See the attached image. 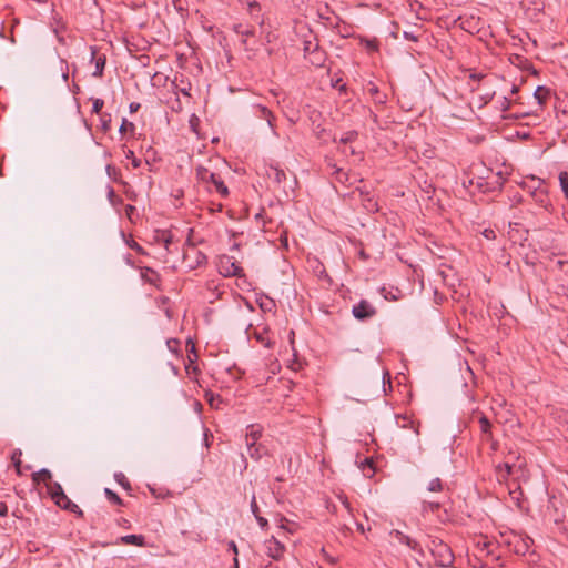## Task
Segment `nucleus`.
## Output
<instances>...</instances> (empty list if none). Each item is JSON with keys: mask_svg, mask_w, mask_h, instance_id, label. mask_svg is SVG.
I'll list each match as a JSON object with an SVG mask.
<instances>
[{"mask_svg": "<svg viewBox=\"0 0 568 568\" xmlns=\"http://www.w3.org/2000/svg\"><path fill=\"white\" fill-rule=\"evenodd\" d=\"M428 547L438 567L446 568L453 565L454 554L450 547L443 540L438 538L432 539Z\"/></svg>", "mask_w": 568, "mask_h": 568, "instance_id": "obj_1", "label": "nucleus"}, {"mask_svg": "<svg viewBox=\"0 0 568 568\" xmlns=\"http://www.w3.org/2000/svg\"><path fill=\"white\" fill-rule=\"evenodd\" d=\"M196 178L199 181L209 183L211 182L214 186L217 193H220L222 196L229 195V190L224 182L220 179V176L213 172H211L209 169L204 166H199L196 169Z\"/></svg>", "mask_w": 568, "mask_h": 568, "instance_id": "obj_2", "label": "nucleus"}, {"mask_svg": "<svg viewBox=\"0 0 568 568\" xmlns=\"http://www.w3.org/2000/svg\"><path fill=\"white\" fill-rule=\"evenodd\" d=\"M507 544L516 555L525 556L531 551L534 540L529 536L513 535Z\"/></svg>", "mask_w": 568, "mask_h": 568, "instance_id": "obj_3", "label": "nucleus"}, {"mask_svg": "<svg viewBox=\"0 0 568 568\" xmlns=\"http://www.w3.org/2000/svg\"><path fill=\"white\" fill-rule=\"evenodd\" d=\"M220 273L225 277L236 276L243 277L244 272L243 268L239 265L233 257L224 255L220 258L219 263Z\"/></svg>", "mask_w": 568, "mask_h": 568, "instance_id": "obj_4", "label": "nucleus"}, {"mask_svg": "<svg viewBox=\"0 0 568 568\" xmlns=\"http://www.w3.org/2000/svg\"><path fill=\"white\" fill-rule=\"evenodd\" d=\"M183 262L186 267L193 270L206 263V256L199 251L194 245L189 244L183 252Z\"/></svg>", "mask_w": 568, "mask_h": 568, "instance_id": "obj_5", "label": "nucleus"}, {"mask_svg": "<svg viewBox=\"0 0 568 568\" xmlns=\"http://www.w3.org/2000/svg\"><path fill=\"white\" fill-rule=\"evenodd\" d=\"M376 313V308L367 300H361L352 308L353 316L362 322L374 317Z\"/></svg>", "mask_w": 568, "mask_h": 568, "instance_id": "obj_6", "label": "nucleus"}, {"mask_svg": "<svg viewBox=\"0 0 568 568\" xmlns=\"http://www.w3.org/2000/svg\"><path fill=\"white\" fill-rule=\"evenodd\" d=\"M266 554L274 560L283 558L285 546L274 536L265 541Z\"/></svg>", "mask_w": 568, "mask_h": 568, "instance_id": "obj_7", "label": "nucleus"}, {"mask_svg": "<svg viewBox=\"0 0 568 568\" xmlns=\"http://www.w3.org/2000/svg\"><path fill=\"white\" fill-rule=\"evenodd\" d=\"M390 537L393 539L397 540L399 544L407 546L409 549L423 555V549H422L419 542L416 541L415 539L410 538L409 536L405 535L400 530H396V529L392 530Z\"/></svg>", "mask_w": 568, "mask_h": 568, "instance_id": "obj_8", "label": "nucleus"}, {"mask_svg": "<svg viewBox=\"0 0 568 568\" xmlns=\"http://www.w3.org/2000/svg\"><path fill=\"white\" fill-rule=\"evenodd\" d=\"M97 53V48L91 47V59L95 61V70L93 72V77L101 78L105 68L106 57L104 54L98 55Z\"/></svg>", "mask_w": 568, "mask_h": 568, "instance_id": "obj_9", "label": "nucleus"}, {"mask_svg": "<svg viewBox=\"0 0 568 568\" xmlns=\"http://www.w3.org/2000/svg\"><path fill=\"white\" fill-rule=\"evenodd\" d=\"M320 50L317 38L310 31L308 36L303 41L304 55H312L315 51Z\"/></svg>", "mask_w": 568, "mask_h": 568, "instance_id": "obj_10", "label": "nucleus"}, {"mask_svg": "<svg viewBox=\"0 0 568 568\" xmlns=\"http://www.w3.org/2000/svg\"><path fill=\"white\" fill-rule=\"evenodd\" d=\"M60 508L71 511L79 517L83 516V511L80 509V507L74 504L72 500L69 499V497L65 495V498H60L55 503Z\"/></svg>", "mask_w": 568, "mask_h": 568, "instance_id": "obj_11", "label": "nucleus"}, {"mask_svg": "<svg viewBox=\"0 0 568 568\" xmlns=\"http://www.w3.org/2000/svg\"><path fill=\"white\" fill-rule=\"evenodd\" d=\"M481 436L485 440L493 439L491 424L485 414H480L478 418Z\"/></svg>", "mask_w": 568, "mask_h": 568, "instance_id": "obj_12", "label": "nucleus"}, {"mask_svg": "<svg viewBox=\"0 0 568 568\" xmlns=\"http://www.w3.org/2000/svg\"><path fill=\"white\" fill-rule=\"evenodd\" d=\"M234 31L240 34L241 37H243L242 39V43L246 47L247 45V38L248 37H253L255 34V28L254 27H250V26H245L243 23H237L234 26Z\"/></svg>", "mask_w": 568, "mask_h": 568, "instance_id": "obj_13", "label": "nucleus"}, {"mask_svg": "<svg viewBox=\"0 0 568 568\" xmlns=\"http://www.w3.org/2000/svg\"><path fill=\"white\" fill-rule=\"evenodd\" d=\"M48 493L50 494L51 498L57 503L60 498H65V494L63 491L62 486L57 481H49L47 484Z\"/></svg>", "mask_w": 568, "mask_h": 568, "instance_id": "obj_14", "label": "nucleus"}, {"mask_svg": "<svg viewBox=\"0 0 568 568\" xmlns=\"http://www.w3.org/2000/svg\"><path fill=\"white\" fill-rule=\"evenodd\" d=\"M266 174L268 176L270 180H272L273 182L280 184L282 183L284 180H286V173L284 170L277 168V166H273L271 165L267 171H266Z\"/></svg>", "mask_w": 568, "mask_h": 568, "instance_id": "obj_15", "label": "nucleus"}, {"mask_svg": "<svg viewBox=\"0 0 568 568\" xmlns=\"http://www.w3.org/2000/svg\"><path fill=\"white\" fill-rule=\"evenodd\" d=\"M549 97H550V89H548L544 85L537 87V89L534 92V98L537 100L540 109L544 108V105L546 104V101L548 100Z\"/></svg>", "mask_w": 568, "mask_h": 568, "instance_id": "obj_16", "label": "nucleus"}, {"mask_svg": "<svg viewBox=\"0 0 568 568\" xmlns=\"http://www.w3.org/2000/svg\"><path fill=\"white\" fill-rule=\"evenodd\" d=\"M32 480L36 484H39L40 481H43L47 485L49 481L52 480V474H51V471L49 469L42 468L39 471L32 474Z\"/></svg>", "mask_w": 568, "mask_h": 568, "instance_id": "obj_17", "label": "nucleus"}, {"mask_svg": "<svg viewBox=\"0 0 568 568\" xmlns=\"http://www.w3.org/2000/svg\"><path fill=\"white\" fill-rule=\"evenodd\" d=\"M366 90H367L368 94L374 99L375 102H377V103H384L385 102L386 95L382 94L379 92L378 87L375 85L373 82H369L367 84Z\"/></svg>", "mask_w": 568, "mask_h": 568, "instance_id": "obj_18", "label": "nucleus"}, {"mask_svg": "<svg viewBox=\"0 0 568 568\" xmlns=\"http://www.w3.org/2000/svg\"><path fill=\"white\" fill-rule=\"evenodd\" d=\"M155 240L158 243L163 244L164 248L170 252V245L172 244L173 236L169 231H161Z\"/></svg>", "mask_w": 568, "mask_h": 568, "instance_id": "obj_19", "label": "nucleus"}, {"mask_svg": "<svg viewBox=\"0 0 568 568\" xmlns=\"http://www.w3.org/2000/svg\"><path fill=\"white\" fill-rule=\"evenodd\" d=\"M120 541L124 545L143 546L144 537L142 535H126L120 538Z\"/></svg>", "mask_w": 568, "mask_h": 568, "instance_id": "obj_20", "label": "nucleus"}, {"mask_svg": "<svg viewBox=\"0 0 568 568\" xmlns=\"http://www.w3.org/2000/svg\"><path fill=\"white\" fill-rule=\"evenodd\" d=\"M250 429L251 430L246 433L245 442H246V446L247 447H251V446L254 447V445H257L256 442H257V439L261 436V432L260 430H255L254 426H251Z\"/></svg>", "mask_w": 568, "mask_h": 568, "instance_id": "obj_21", "label": "nucleus"}, {"mask_svg": "<svg viewBox=\"0 0 568 568\" xmlns=\"http://www.w3.org/2000/svg\"><path fill=\"white\" fill-rule=\"evenodd\" d=\"M513 466L508 463L501 464L497 466V477L499 480H506L507 477L511 474Z\"/></svg>", "mask_w": 568, "mask_h": 568, "instance_id": "obj_22", "label": "nucleus"}, {"mask_svg": "<svg viewBox=\"0 0 568 568\" xmlns=\"http://www.w3.org/2000/svg\"><path fill=\"white\" fill-rule=\"evenodd\" d=\"M247 452H248V455L251 456V458L258 460L266 453V449L262 445H254V447L253 446L247 447Z\"/></svg>", "mask_w": 568, "mask_h": 568, "instance_id": "obj_23", "label": "nucleus"}, {"mask_svg": "<svg viewBox=\"0 0 568 568\" xmlns=\"http://www.w3.org/2000/svg\"><path fill=\"white\" fill-rule=\"evenodd\" d=\"M312 64L321 67L325 61V53L321 49L315 51L312 55H307Z\"/></svg>", "mask_w": 568, "mask_h": 568, "instance_id": "obj_24", "label": "nucleus"}, {"mask_svg": "<svg viewBox=\"0 0 568 568\" xmlns=\"http://www.w3.org/2000/svg\"><path fill=\"white\" fill-rule=\"evenodd\" d=\"M532 196L536 199V202L540 206L547 205V194L544 190L539 189V186L535 187V191L532 192Z\"/></svg>", "mask_w": 568, "mask_h": 568, "instance_id": "obj_25", "label": "nucleus"}, {"mask_svg": "<svg viewBox=\"0 0 568 568\" xmlns=\"http://www.w3.org/2000/svg\"><path fill=\"white\" fill-rule=\"evenodd\" d=\"M257 110L260 112V118H263L267 121L268 125L270 126H273L272 124V120H273V114L272 112L264 105H257Z\"/></svg>", "mask_w": 568, "mask_h": 568, "instance_id": "obj_26", "label": "nucleus"}, {"mask_svg": "<svg viewBox=\"0 0 568 568\" xmlns=\"http://www.w3.org/2000/svg\"><path fill=\"white\" fill-rule=\"evenodd\" d=\"M100 121H101V130L103 132H108L111 128V114L109 113H101L100 114Z\"/></svg>", "mask_w": 568, "mask_h": 568, "instance_id": "obj_27", "label": "nucleus"}, {"mask_svg": "<svg viewBox=\"0 0 568 568\" xmlns=\"http://www.w3.org/2000/svg\"><path fill=\"white\" fill-rule=\"evenodd\" d=\"M559 183L566 199L568 200V172H560Z\"/></svg>", "mask_w": 568, "mask_h": 568, "instance_id": "obj_28", "label": "nucleus"}, {"mask_svg": "<svg viewBox=\"0 0 568 568\" xmlns=\"http://www.w3.org/2000/svg\"><path fill=\"white\" fill-rule=\"evenodd\" d=\"M104 494L106 496V498L116 504V505H122L123 504V500L119 497V495L116 493H114L113 490L109 489V488H105L104 490Z\"/></svg>", "mask_w": 568, "mask_h": 568, "instance_id": "obj_29", "label": "nucleus"}, {"mask_svg": "<svg viewBox=\"0 0 568 568\" xmlns=\"http://www.w3.org/2000/svg\"><path fill=\"white\" fill-rule=\"evenodd\" d=\"M444 485L439 478H434L429 481L427 489L429 491H442Z\"/></svg>", "mask_w": 568, "mask_h": 568, "instance_id": "obj_30", "label": "nucleus"}, {"mask_svg": "<svg viewBox=\"0 0 568 568\" xmlns=\"http://www.w3.org/2000/svg\"><path fill=\"white\" fill-rule=\"evenodd\" d=\"M315 134L320 140L326 142L331 138V133L326 131V129L321 128L320 125L315 129Z\"/></svg>", "mask_w": 568, "mask_h": 568, "instance_id": "obj_31", "label": "nucleus"}, {"mask_svg": "<svg viewBox=\"0 0 568 568\" xmlns=\"http://www.w3.org/2000/svg\"><path fill=\"white\" fill-rule=\"evenodd\" d=\"M115 480L125 489V490H130L131 489V485H130V481L126 479V477L122 474V473H119V474H115Z\"/></svg>", "mask_w": 568, "mask_h": 568, "instance_id": "obj_32", "label": "nucleus"}, {"mask_svg": "<svg viewBox=\"0 0 568 568\" xmlns=\"http://www.w3.org/2000/svg\"><path fill=\"white\" fill-rule=\"evenodd\" d=\"M104 105V101L102 99H93L92 100V112L97 114H101V110Z\"/></svg>", "mask_w": 568, "mask_h": 568, "instance_id": "obj_33", "label": "nucleus"}, {"mask_svg": "<svg viewBox=\"0 0 568 568\" xmlns=\"http://www.w3.org/2000/svg\"><path fill=\"white\" fill-rule=\"evenodd\" d=\"M20 457H21V452L20 450L13 452V454H12V462H13V465H14L18 474H21V470H20L21 459H20Z\"/></svg>", "mask_w": 568, "mask_h": 568, "instance_id": "obj_34", "label": "nucleus"}, {"mask_svg": "<svg viewBox=\"0 0 568 568\" xmlns=\"http://www.w3.org/2000/svg\"><path fill=\"white\" fill-rule=\"evenodd\" d=\"M134 130H135V125L132 122L128 121L126 119L122 120V123L120 126L121 133H124L126 131H134Z\"/></svg>", "mask_w": 568, "mask_h": 568, "instance_id": "obj_35", "label": "nucleus"}, {"mask_svg": "<svg viewBox=\"0 0 568 568\" xmlns=\"http://www.w3.org/2000/svg\"><path fill=\"white\" fill-rule=\"evenodd\" d=\"M400 419H403V424L400 425V427L405 428V427H408L409 425L412 426V428L414 429L415 434L418 435L419 434V430H418V427H419V424L415 425L414 422L409 420L407 417H399Z\"/></svg>", "mask_w": 568, "mask_h": 568, "instance_id": "obj_36", "label": "nucleus"}, {"mask_svg": "<svg viewBox=\"0 0 568 568\" xmlns=\"http://www.w3.org/2000/svg\"><path fill=\"white\" fill-rule=\"evenodd\" d=\"M356 136H357V133L355 131H349V132L345 133V135H343L339 141H341V143L346 144L348 142L354 141L356 139Z\"/></svg>", "mask_w": 568, "mask_h": 568, "instance_id": "obj_37", "label": "nucleus"}, {"mask_svg": "<svg viewBox=\"0 0 568 568\" xmlns=\"http://www.w3.org/2000/svg\"><path fill=\"white\" fill-rule=\"evenodd\" d=\"M440 508L439 501H424V509H429L430 511H436Z\"/></svg>", "mask_w": 568, "mask_h": 568, "instance_id": "obj_38", "label": "nucleus"}, {"mask_svg": "<svg viewBox=\"0 0 568 568\" xmlns=\"http://www.w3.org/2000/svg\"><path fill=\"white\" fill-rule=\"evenodd\" d=\"M361 195H362V197H363V199H362V200H363V202H367V203H368V204L366 205V207H367V209H374V207L376 206V203H375V202H373V200L369 197V193H368V192H366V193L361 192Z\"/></svg>", "mask_w": 568, "mask_h": 568, "instance_id": "obj_39", "label": "nucleus"}, {"mask_svg": "<svg viewBox=\"0 0 568 568\" xmlns=\"http://www.w3.org/2000/svg\"><path fill=\"white\" fill-rule=\"evenodd\" d=\"M126 158H128V159H131V161H132V165H133L134 168H140V165H141V160L134 156V152H133V151L129 150V151L126 152Z\"/></svg>", "mask_w": 568, "mask_h": 568, "instance_id": "obj_40", "label": "nucleus"}, {"mask_svg": "<svg viewBox=\"0 0 568 568\" xmlns=\"http://www.w3.org/2000/svg\"><path fill=\"white\" fill-rule=\"evenodd\" d=\"M250 507H251V511H252V514H253L255 517H256V515H260V508H258V505H257V501H256V497H255V495H253V496H252Z\"/></svg>", "mask_w": 568, "mask_h": 568, "instance_id": "obj_41", "label": "nucleus"}, {"mask_svg": "<svg viewBox=\"0 0 568 568\" xmlns=\"http://www.w3.org/2000/svg\"><path fill=\"white\" fill-rule=\"evenodd\" d=\"M337 497H338L339 501L343 504V506L347 509V511L349 514H352V507H351V504L348 501V498L345 495H343V494L338 495Z\"/></svg>", "mask_w": 568, "mask_h": 568, "instance_id": "obj_42", "label": "nucleus"}, {"mask_svg": "<svg viewBox=\"0 0 568 568\" xmlns=\"http://www.w3.org/2000/svg\"><path fill=\"white\" fill-rule=\"evenodd\" d=\"M513 101L506 97L503 98V101L500 103V109L503 112L508 111L510 109Z\"/></svg>", "mask_w": 568, "mask_h": 568, "instance_id": "obj_43", "label": "nucleus"}, {"mask_svg": "<svg viewBox=\"0 0 568 568\" xmlns=\"http://www.w3.org/2000/svg\"><path fill=\"white\" fill-rule=\"evenodd\" d=\"M281 524H280V528L281 529H284L286 530L287 532L290 534H293L294 530L292 528H290L288 526H286V524L288 523V520L285 518V517H281L280 519Z\"/></svg>", "mask_w": 568, "mask_h": 568, "instance_id": "obj_44", "label": "nucleus"}, {"mask_svg": "<svg viewBox=\"0 0 568 568\" xmlns=\"http://www.w3.org/2000/svg\"><path fill=\"white\" fill-rule=\"evenodd\" d=\"M256 520L258 523V525L261 526V528L265 529L267 526H268V521L266 518L260 516V515H256Z\"/></svg>", "mask_w": 568, "mask_h": 568, "instance_id": "obj_45", "label": "nucleus"}, {"mask_svg": "<svg viewBox=\"0 0 568 568\" xmlns=\"http://www.w3.org/2000/svg\"><path fill=\"white\" fill-rule=\"evenodd\" d=\"M404 38H405L406 40L414 41V42L418 41V37H417V36H415V34H414L413 32H410V31H404Z\"/></svg>", "mask_w": 568, "mask_h": 568, "instance_id": "obj_46", "label": "nucleus"}, {"mask_svg": "<svg viewBox=\"0 0 568 568\" xmlns=\"http://www.w3.org/2000/svg\"><path fill=\"white\" fill-rule=\"evenodd\" d=\"M186 351L189 352L190 355H194V353H196L195 345L191 339H189L186 343Z\"/></svg>", "mask_w": 568, "mask_h": 568, "instance_id": "obj_47", "label": "nucleus"}, {"mask_svg": "<svg viewBox=\"0 0 568 568\" xmlns=\"http://www.w3.org/2000/svg\"><path fill=\"white\" fill-rule=\"evenodd\" d=\"M179 345V341L178 339H169L168 341V346L171 351L175 352V347Z\"/></svg>", "mask_w": 568, "mask_h": 568, "instance_id": "obj_48", "label": "nucleus"}, {"mask_svg": "<svg viewBox=\"0 0 568 568\" xmlns=\"http://www.w3.org/2000/svg\"><path fill=\"white\" fill-rule=\"evenodd\" d=\"M229 549H230V550H231L235 556H237L239 550H237V546H236L235 541L231 540V541L229 542Z\"/></svg>", "mask_w": 568, "mask_h": 568, "instance_id": "obj_49", "label": "nucleus"}, {"mask_svg": "<svg viewBox=\"0 0 568 568\" xmlns=\"http://www.w3.org/2000/svg\"><path fill=\"white\" fill-rule=\"evenodd\" d=\"M8 514V506L6 503L0 501V516H7Z\"/></svg>", "mask_w": 568, "mask_h": 568, "instance_id": "obj_50", "label": "nucleus"}, {"mask_svg": "<svg viewBox=\"0 0 568 568\" xmlns=\"http://www.w3.org/2000/svg\"><path fill=\"white\" fill-rule=\"evenodd\" d=\"M130 112L134 113L140 109V103L138 102H131L129 105Z\"/></svg>", "mask_w": 568, "mask_h": 568, "instance_id": "obj_51", "label": "nucleus"}, {"mask_svg": "<svg viewBox=\"0 0 568 568\" xmlns=\"http://www.w3.org/2000/svg\"><path fill=\"white\" fill-rule=\"evenodd\" d=\"M504 182H505V179L503 178L501 173H498L497 174V180H496L495 183L498 184L501 187Z\"/></svg>", "mask_w": 568, "mask_h": 568, "instance_id": "obj_52", "label": "nucleus"}, {"mask_svg": "<svg viewBox=\"0 0 568 568\" xmlns=\"http://www.w3.org/2000/svg\"><path fill=\"white\" fill-rule=\"evenodd\" d=\"M187 358H189L190 365H193L197 359V354L196 353H194V355L189 354Z\"/></svg>", "mask_w": 568, "mask_h": 568, "instance_id": "obj_53", "label": "nucleus"}, {"mask_svg": "<svg viewBox=\"0 0 568 568\" xmlns=\"http://www.w3.org/2000/svg\"><path fill=\"white\" fill-rule=\"evenodd\" d=\"M484 75L479 73H471L470 79L479 81Z\"/></svg>", "mask_w": 568, "mask_h": 568, "instance_id": "obj_54", "label": "nucleus"}, {"mask_svg": "<svg viewBox=\"0 0 568 568\" xmlns=\"http://www.w3.org/2000/svg\"><path fill=\"white\" fill-rule=\"evenodd\" d=\"M510 92L511 94H517L519 92V85L514 84Z\"/></svg>", "mask_w": 568, "mask_h": 568, "instance_id": "obj_55", "label": "nucleus"}, {"mask_svg": "<svg viewBox=\"0 0 568 568\" xmlns=\"http://www.w3.org/2000/svg\"><path fill=\"white\" fill-rule=\"evenodd\" d=\"M356 526H357V529H358L361 532H363V534L365 532V527H364V525H363L362 523H357V525H356Z\"/></svg>", "mask_w": 568, "mask_h": 568, "instance_id": "obj_56", "label": "nucleus"}, {"mask_svg": "<svg viewBox=\"0 0 568 568\" xmlns=\"http://www.w3.org/2000/svg\"><path fill=\"white\" fill-rule=\"evenodd\" d=\"M336 173H337V180H339V181H342V179H344V175H346L342 171H337Z\"/></svg>", "mask_w": 568, "mask_h": 568, "instance_id": "obj_57", "label": "nucleus"}, {"mask_svg": "<svg viewBox=\"0 0 568 568\" xmlns=\"http://www.w3.org/2000/svg\"><path fill=\"white\" fill-rule=\"evenodd\" d=\"M336 173H337V180H339V181H342V179H344V175H346L342 171H337Z\"/></svg>", "mask_w": 568, "mask_h": 568, "instance_id": "obj_58", "label": "nucleus"}, {"mask_svg": "<svg viewBox=\"0 0 568 568\" xmlns=\"http://www.w3.org/2000/svg\"><path fill=\"white\" fill-rule=\"evenodd\" d=\"M494 232L491 230H485L484 235L489 239L490 234Z\"/></svg>", "mask_w": 568, "mask_h": 568, "instance_id": "obj_59", "label": "nucleus"}, {"mask_svg": "<svg viewBox=\"0 0 568 568\" xmlns=\"http://www.w3.org/2000/svg\"><path fill=\"white\" fill-rule=\"evenodd\" d=\"M234 568H239V559L237 556L234 557Z\"/></svg>", "mask_w": 568, "mask_h": 568, "instance_id": "obj_60", "label": "nucleus"}, {"mask_svg": "<svg viewBox=\"0 0 568 568\" xmlns=\"http://www.w3.org/2000/svg\"><path fill=\"white\" fill-rule=\"evenodd\" d=\"M133 210H134V206H132V205H128V206H126V212H128V213H129V212H132Z\"/></svg>", "mask_w": 568, "mask_h": 568, "instance_id": "obj_61", "label": "nucleus"}, {"mask_svg": "<svg viewBox=\"0 0 568 568\" xmlns=\"http://www.w3.org/2000/svg\"><path fill=\"white\" fill-rule=\"evenodd\" d=\"M365 464H366V466H372L373 462L371 459L366 458Z\"/></svg>", "mask_w": 568, "mask_h": 568, "instance_id": "obj_62", "label": "nucleus"}, {"mask_svg": "<svg viewBox=\"0 0 568 568\" xmlns=\"http://www.w3.org/2000/svg\"><path fill=\"white\" fill-rule=\"evenodd\" d=\"M112 170H114V169H113L111 165H108V166H106V171H108V173H109V174H111V173H112Z\"/></svg>", "mask_w": 568, "mask_h": 568, "instance_id": "obj_63", "label": "nucleus"}, {"mask_svg": "<svg viewBox=\"0 0 568 568\" xmlns=\"http://www.w3.org/2000/svg\"><path fill=\"white\" fill-rule=\"evenodd\" d=\"M526 115H529V114H528V113H524V114H521V115H515V118H516V119H519V118H524V116H526Z\"/></svg>", "mask_w": 568, "mask_h": 568, "instance_id": "obj_64", "label": "nucleus"}]
</instances>
